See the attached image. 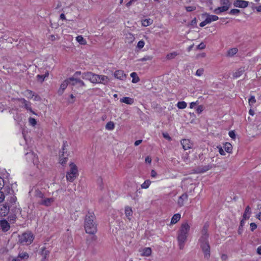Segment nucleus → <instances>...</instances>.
Returning a JSON list of instances; mask_svg holds the SVG:
<instances>
[{
    "label": "nucleus",
    "instance_id": "obj_1",
    "mask_svg": "<svg viewBox=\"0 0 261 261\" xmlns=\"http://www.w3.org/2000/svg\"><path fill=\"white\" fill-rule=\"evenodd\" d=\"M95 215L93 212H88L85 216L84 228L87 233L94 234L97 231V225L95 221Z\"/></svg>",
    "mask_w": 261,
    "mask_h": 261
},
{
    "label": "nucleus",
    "instance_id": "obj_2",
    "mask_svg": "<svg viewBox=\"0 0 261 261\" xmlns=\"http://www.w3.org/2000/svg\"><path fill=\"white\" fill-rule=\"evenodd\" d=\"M199 243L204 258L208 259L211 255V248L208 241V234L206 231H202V236L199 240Z\"/></svg>",
    "mask_w": 261,
    "mask_h": 261
},
{
    "label": "nucleus",
    "instance_id": "obj_3",
    "mask_svg": "<svg viewBox=\"0 0 261 261\" xmlns=\"http://www.w3.org/2000/svg\"><path fill=\"white\" fill-rule=\"evenodd\" d=\"M190 228V226L187 222L184 223L181 225L177 235V241L180 249H182L184 248L185 243L187 240Z\"/></svg>",
    "mask_w": 261,
    "mask_h": 261
},
{
    "label": "nucleus",
    "instance_id": "obj_4",
    "mask_svg": "<svg viewBox=\"0 0 261 261\" xmlns=\"http://www.w3.org/2000/svg\"><path fill=\"white\" fill-rule=\"evenodd\" d=\"M79 176V171L77 166L73 162L70 163L69 170L66 173V179L68 181L72 182Z\"/></svg>",
    "mask_w": 261,
    "mask_h": 261
},
{
    "label": "nucleus",
    "instance_id": "obj_5",
    "mask_svg": "<svg viewBox=\"0 0 261 261\" xmlns=\"http://www.w3.org/2000/svg\"><path fill=\"white\" fill-rule=\"evenodd\" d=\"M34 238L31 232L27 231L19 236V242L23 245H28L32 243Z\"/></svg>",
    "mask_w": 261,
    "mask_h": 261
},
{
    "label": "nucleus",
    "instance_id": "obj_6",
    "mask_svg": "<svg viewBox=\"0 0 261 261\" xmlns=\"http://www.w3.org/2000/svg\"><path fill=\"white\" fill-rule=\"evenodd\" d=\"M220 4L221 6L216 8L214 10V12L217 14L227 11L231 6L230 0H221Z\"/></svg>",
    "mask_w": 261,
    "mask_h": 261
},
{
    "label": "nucleus",
    "instance_id": "obj_7",
    "mask_svg": "<svg viewBox=\"0 0 261 261\" xmlns=\"http://www.w3.org/2000/svg\"><path fill=\"white\" fill-rule=\"evenodd\" d=\"M71 81H75L76 82H79L82 85H85V83H84V82L80 80H77V79L74 78V77H70L62 82V83L61 84L60 87L58 90V92L61 94H62L63 93L64 91L65 90V89L67 88L68 85L69 83H70V82Z\"/></svg>",
    "mask_w": 261,
    "mask_h": 261
},
{
    "label": "nucleus",
    "instance_id": "obj_8",
    "mask_svg": "<svg viewBox=\"0 0 261 261\" xmlns=\"http://www.w3.org/2000/svg\"><path fill=\"white\" fill-rule=\"evenodd\" d=\"M82 77L86 80H88L93 84H97L98 74L93 73L91 72H87L83 73Z\"/></svg>",
    "mask_w": 261,
    "mask_h": 261
},
{
    "label": "nucleus",
    "instance_id": "obj_9",
    "mask_svg": "<svg viewBox=\"0 0 261 261\" xmlns=\"http://www.w3.org/2000/svg\"><path fill=\"white\" fill-rule=\"evenodd\" d=\"M25 158L29 162H32L39 168V160L37 155L33 152L30 151L25 154Z\"/></svg>",
    "mask_w": 261,
    "mask_h": 261
},
{
    "label": "nucleus",
    "instance_id": "obj_10",
    "mask_svg": "<svg viewBox=\"0 0 261 261\" xmlns=\"http://www.w3.org/2000/svg\"><path fill=\"white\" fill-rule=\"evenodd\" d=\"M19 104L22 105V107H24L27 110L29 111L32 114L36 115V114L32 110L31 107V104L24 98H20L18 99Z\"/></svg>",
    "mask_w": 261,
    "mask_h": 261
},
{
    "label": "nucleus",
    "instance_id": "obj_11",
    "mask_svg": "<svg viewBox=\"0 0 261 261\" xmlns=\"http://www.w3.org/2000/svg\"><path fill=\"white\" fill-rule=\"evenodd\" d=\"M139 252L141 256L149 257L151 255L152 250L150 247H144L140 248Z\"/></svg>",
    "mask_w": 261,
    "mask_h": 261
},
{
    "label": "nucleus",
    "instance_id": "obj_12",
    "mask_svg": "<svg viewBox=\"0 0 261 261\" xmlns=\"http://www.w3.org/2000/svg\"><path fill=\"white\" fill-rule=\"evenodd\" d=\"M249 2L244 0H235L233 3L234 7L245 8L248 7Z\"/></svg>",
    "mask_w": 261,
    "mask_h": 261
},
{
    "label": "nucleus",
    "instance_id": "obj_13",
    "mask_svg": "<svg viewBox=\"0 0 261 261\" xmlns=\"http://www.w3.org/2000/svg\"><path fill=\"white\" fill-rule=\"evenodd\" d=\"M10 228V225L9 222L5 219L0 221V229L4 232H6Z\"/></svg>",
    "mask_w": 261,
    "mask_h": 261
},
{
    "label": "nucleus",
    "instance_id": "obj_14",
    "mask_svg": "<svg viewBox=\"0 0 261 261\" xmlns=\"http://www.w3.org/2000/svg\"><path fill=\"white\" fill-rule=\"evenodd\" d=\"M114 75L115 78L121 81L125 80L126 77V74L124 73V71L121 70H116L114 72Z\"/></svg>",
    "mask_w": 261,
    "mask_h": 261
},
{
    "label": "nucleus",
    "instance_id": "obj_15",
    "mask_svg": "<svg viewBox=\"0 0 261 261\" xmlns=\"http://www.w3.org/2000/svg\"><path fill=\"white\" fill-rule=\"evenodd\" d=\"M55 201V198H42L40 202V204L46 206H50Z\"/></svg>",
    "mask_w": 261,
    "mask_h": 261
},
{
    "label": "nucleus",
    "instance_id": "obj_16",
    "mask_svg": "<svg viewBox=\"0 0 261 261\" xmlns=\"http://www.w3.org/2000/svg\"><path fill=\"white\" fill-rule=\"evenodd\" d=\"M124 214L126 218L130 221L132 219L133 217V210L132 208L129 206H126L124 207Z\"/></svg>",
    "mask_w": 261,
    "mask_h": 261
},
{
    "label": "nucleus",
    "instance_id": "obj_17",
    "mask_svg": "<svg viewBox=\"0 0 261 261\" xmlns=\"http://www.w3.org/2000/svg\"><path fill=\"white\" fill-rule=\"evenodd\" d=\"M203 16H205V20L207 22L208 24L212 22L217 21L218 20L219 17L215 15H210L208 13H205L203 14Z\"/></svg>",
    "mask_w": 261,
    "mask_h": 261
},
{
    "label": "nucleus",
    "instance_id": "obj_18",
    "mask_svg": "<svg viewBox=\"0 0 261 261\" xmlns=\"http://www.w3.org/2000/svg\"><path fill=\"white\" fill-rule=\"evenodd\" d=\"M109 82V78L105 75L98 74L97 84L107 85Z\"/></svg>",
    "mask_w": 261,
    "mask_h": 261
},
{
    "label": "nucleus",
    "instance_id": "obj_19",
    "mask_svg": "<svg viewBox=\"0 0 261 261\" xmlns=\"http://www.w3.org/2000/svg\"><path fill=\"white\" fill-rule=\"evenodd\" d=\"M181 144L185 150L190 149L193 146L192 143L189 139H183L181 141Z\"/></svg>",
    "mask_w": 261,
    "mask_h": 261
},
{
    "label": "nucleus",
    "instance_id": "obj_20",
    "mask_svg": "<svg viewBox=\"0 0 261 261\" xmlns=\"http://www.w3.org/2000/svg\"><path fill=\"white\" fill-rule=\"evenodd\" d=\"M188 196L187 194L185 193L182 194L178 199L177 204L181 207L184 205L185 202L188 199Z\"/></svg>",
    "mask_w": 261,
    "mask_h": 261
},
{
    "label": "nucleus",
    "instance_id": "obj_21",
    "mask_svg": "<svg viewBox=\"0 0 261 261\" xmlns=\"http://www.w3.org/2000/svg\"><path fill=\"white\" fill-rule=\"evenodd\" d=\"M120 101L121 103H124L127 105H132L134 102V98L129 97H123L122 98H120Z\"/></svg>",
    "mask_w": 261,
    "mask_h": 261
},
{
    "label": "nucleus",
    "instance_id": "obj_22",
    "mask_svg": "<svg viewBox=\"0 0 261 261\" xmlns=\"http://www.w3.org/2000/svg\"><path fill=\"white\" fill-rule=\"evenodd\" d=\"M9 211V207L7 204H3L0 208V215L2 216H5Z\"/></svg>",
    "mask_w": 261,
    "mask_h": 261
},
{
    "label": "nucleus",
    "instance_id": "obj_23",
    "mask_svg": "<svg viewBox=\"0 0 261 261\" xmlns=\"http://www.w3.org/2000/svg\"><path fill=\"white\" fill-rule=\"evenodd\" d=\"M180 218H181L180 214H179L178 213L174 214L171 218L170 224H176L178 221H179V220L180 219Z\"/></svg>",
    "mask_w": 261,
    "mask_h": 261
},
{
    "label": "nucleus",
    "instance_id": "obj_24",
    "mask_svg": "<svg viewBox=\"0 0 261 261\" xmlns=\"http://www.w3.org/2000/svg\"><path fill=\"white\" fill-rule=\"evenodd\" d=\"M49 254V251L47 250L44 247L41 248V255L42 258L48 259Z\"/></svg>",
    "mask_w": 261,
    "mask_h": 261
},
{
    "label": "nucleus",
    "instance_id": "obj_25",
    "mask_svg": "<svg viewBox=\"0 0 261 261\" xmlns=\"http://www.w3.org/2000/svg\"><path fill=\"white\" fill-rule=\"evenodd\" d=\"M238 51V49L237 47H233L229 48L227 52V56L229 57H232L235 55Z\"/></svg>",
    "mask_w": 261,
    "mask_h": 261
},
{
    "label": "nucleus",
    "instance_id": "obj_26",
    "mask_svg": "<svg viewBox=\"0 0 261 261\" xmlns=\"http://www.w3.org/2000/svg\"><path fill=\"white\" fill-rule=\"evenodd\" d=\"M251 215L250 208L249 206H247L243 215V219H248L250 218Z\"/></svg>",
    "mask_w": 261,
    "mask_h": 261
},
{
    "label": "nucleus",
    "instance_id": "obj_27",
    "mask_svg": "<svg viewBox=\"0 0 261 261\" xmlns=\"http://www.w3.org/2000/svg\"><path fill=\"white\" fill-rule=\"evenodd\" d=\"M49 75V72L47 71L45 72V73L43 75H37V80L40 82V83H42L44 80Z\"/></svg>",
    "mask_w": 261,
    "mask_h": 261
},
{
    "label": "nucleus",
    "instance_id": "obj_28",
    "mask_svg": "<svg viewBox=\"0 0 261 261\" xmlns=\"http://www.w3.org/2000/svg\"><path fill=\"white\" fill-rule=\"evenodd\" d=\"M153 21L150 18H147L141 20V24L143 27H147L152 24Z\"/></svg>",
    "mask_w": 261,
    "mask_h": 261
},
{
    "label": "nucleus",
    "instance_id": "obj_29",
    "mask_svg": "<svg viewBox=\"0 0 261 261\" xmlns=\"http://www.w3.org/2000/svg\"><path fill=\"white\" fill-rule=\"evenodd\" d=\"M130 76L132 78V82L133 83H137L140 81V79L136 72H133L131 73Z\"/></svg>",
    "mask_w": 261,
    "mask_h": 261
},
{
    "label": "nucleus",
    "instance_id": "obj_30",
    "mask_svg": "<svg viewBox=\"0 0 261 261\" xmlns=\"http://www.w3.org/2000/svg\"><path fill=\"white\" fill-rule=\"evenodd\" d=\"M126 41L128 43H132L135 40V37L132 33H128L126 35L125 37Z\"/></svg>",
    "mask_w": 261,
    "mask_h": 261
},
{
    "label": "nucleus",
    "instance_id": "obj_31",
    "mask_svg": "<svg viewBox=\"0 0 261 261\" xmlns=\"http://www.w3.org/2000/svg\"><path fill=\"white\" fill-rule=\"evenodd\" d=\"M76 41L81 45H86L87 41L82 35H79L76 37Z\"/></svg>",
    "mask_w": 261,
    "mask_h": 261
},
{
    "label": "nucleus",
    "instance_id": "obj_32",
    "mask_svg": "<svg viewBox=\"0 0 261 261\" xmlns=\"http://www.w3.org/2000/svg\"><path fill=\"white\" fill-rule=\"evenodd\" d=\"M224 150L228 153H231L232 149V145L228 142H226L224 144Z\"/></svg>",
    "mask_w": 261,
    "mask_h": 261
},
{
    "label": "nucleus",
    "instance_id": "obj_33",
    "mask_svg": "<svg viewBox=\"0 0 261 261\" xmlns=\"http://www.w3.org/2000/svg\"><path fill=\"white\" fill-rule=\"evenodd\" d=\"M244 72V69L240 68V69L237 70V71H236L233 73V77L234 78L237 79V78L239 77L240 76H241L243 74Z\"/></svg>",
    "mask_w": 261,
    "mask_h": 261
},
{
    "label": "nucleus",
    "instance_id": "obj_34",
    "mask_svg": "<svg viewBox=\"0 0 261 261\" xmlns=\"http://www.w3.org/2000/svg\"><path fill=\"white\" fill-rule=\"evenodd\" d=\"M23 95L29 99L33 98L34 96V93H33V92L29 90H27L24 91L23 92Z\"/></svg>",
    "mask_w": 261,
    "mask_h": 261
},
{
    "label": "nucleus",
    "instance_id": "obj_35",
    "mask_svg": "<svg viewBox=\"0 0 261 261\" xmlns=\"http://www.w3.org/2000/svg\"><path fill=\"white\" fill-rule=\"evenodd\" d=\"M115 123L113 121L108 122L106 125V129L108 130H112L115 128Z\"/></svg>",
    "mask_w": 261,
    "mask_h": 261
},
{
    "label": "nucleus",
    "instance_id": "obj_36",
    "mask_svg": "<svg viewBox=\"0 0 261 261\" xmlns=\"http://www.w3.org/2000/svg\"><path fill=\"white\" fill-rule=\"evenodd\" d=\"M18 256L23 261L27 260L29 258V254L25 252H20Z\"/></svg>",
    "mask_w": 261,
    "mask_h": 261
},
{
    "label": "nucleus",
    "instance_id": "obj_37",
    "mask_svg": "<svg viewBox=\"0 0 261 261\" xmlns=\"http://www.w3.org/2000/svg\"><path fill=\"white\" fill-rule=\"evenodd\" d=\"M178 54L176 51H173L172 53H169L166 56V59L167 60H171L174 59L177 56Z\"/></svg>",
    "mask_w": 261,
    "mask_h": 261
},
{
    "label": "nucleus",
    "instance_id": "obj_38",
    "mask_svg": "<svg viewBox=\"0 0 261 261\" xmlns=\"http://www.w3.org/2000/svg\"><path fill=\"white\" fill-rule=\"evenodd\" d=\"M151 181L150 180H146L141 185V187L142 189H147L150 185Z\"/></svg>",
    "mask_w": 261,
    "mask_h": 261
},
{
    "label": "nucleus",
    "instance_id": "obj_39",
    "mask_svg": "<svg viewBox=\"0 0 261 261\" xmlns=\"http://www.w3.org/2000/svg\"><path fill=\"white\" fill-rule=\"evenodd\" d=\"M187 106V104L185 101H179L177 103V107L179 109H185Z\"/></svg>",
    "mask_w": 261,
    "mask_h": 261
},
{
    "label": "nucleus",
    "instance_id": "obj_40",
    "mask_svg": "<svg viewBox=\"0 0 261 261\" xmlns=\"http://www.w3.org/2000/svg\"><path fill=\"white\" fill-rule=\"evenodd\" d=\"M256 102V99L254 96H251L248 99V103L251 107H252L254 104Z\"/></svg>",
    "mask_w": 261,
    "mask_h": 261
},
{
    "label": "nucleus",
    "instance_id": "obj_41",
    "mask_svg": "<svg viewBox=\"0 0 261 261\" xmlns=\"http://www.w3.org/2000/svg\"><path fill=\"white\" fill-rule=\"evenodd\" d=\"M145 45V42L143 40L139 41L137 45V48L139 49H142Z\"/></svg>",
    "mask_w": 261,
    "mask_h": 261
},
{
    "label": "nucleus",
    "instance_id": "obj_42",
    "mask_svg": "<svg viewBox=\"0 0 261 261\" xmlns=\"http://www.w3.org/2000/svg\"><path fill=\"white\" fill-rule=\"evenodd\" d=\"M29 124L33 126H35L37 124L36 119L32 117L29 118Z\"/></svg>",
    "mask_w": 261,
    "mask_h": 261
},
{
    "label": "nucleus",
    "instance_id": "obj_43",
    "mask_svg": "<svg viewBox=\"0 0 261 261\" xmlns=\"http://www.w3.org/2000/svg\"><path fill=\"white\" fill-rule=\"evenodd\" d=\"M204 73V69L203 68H199L197 70L195 73V75L197 76H201Z\"/></svg>",
    "mask_w": 261,
    "mask_h": 261
},
{
    "label": "nucleus",
    "instance_id": "obj_44",
    "mask_svg": "<svg viewBox=\"0 0 261 261\" xmlns=\"http://www.w3.org/2000/svg\"><path fill=\"white\" fill-rule=\"evenodd\" d=\"M240 12V10L237 9H232L229 11V13L231 15H236L239 14Z\"/></svg>",
    "mask_w": 261,
    "mask_h": 261
},
{
    "label": "nucleus",
    "instance_id": "obj_45",
    "mask_svg": "<svg viewBox=\"0 0 261 261\" xmlns=\"http://www.w3.org/2000/svg\"><path fill=\"white\" fill-rule=\"evenodd\" d=\"M4 191L10 194H13L14 193L13 190L11 189L10 186H6L4 188Z\"/></svg>",
    "mask_w": 261,
    "mask_h": 261
},
{
    "label": "nucleus",
    "instance_id": "obj_46",
    "mask_svg": "<svg viewBox=\"0 0 261 261\" xmlns=\"http://www.w3.org/2000/svg\"><path fill=\"white\" fill-rule=\"evenodd\" d=\"M67 160H68L67 158H66V157L61 158L60 159L59 163L61 165L64 166L66 164Z\"/></svg>",
    "mask_w": 261,
    "mask_h": 261
},
{
    "label": "nucleus",
    "instance_id": "obj_47",
    "mask_svg": "<svg viewBox=\"0 0 261 261\" xmlns=\"http://www.w3.org/2000/svg\"><path fill=\"white\" fill-rule=\"evenodd\" d=\"M186 9L188 12H191L196 9V6L194 5L188 6L186 7Z\"/></svg>",
    "mask_w": 261,
    "mask_h": 261
},
{
    "label": "nucleus",
    "instance_id": "obj_48",
    "mask_svg": "<svg viewBox=\"0 0 261 261\" xmlns=\"http://www.w3.org/2000/svg\"><path fill=\"white\" fill-rule=\"evenodd\" d=\"M7 252V250L5 248L0 250V261L3 259V254Z\"/></svg>",
    "mask_w": 261,
    "mask_h": 261
},
{
    "label": "nucleus",
    "instance_id": "obj_49",
    "mask_svg": "<svg viewBox=\"0 0 261 261\" xmlns=\"http://www.w3.org/2000/svg\"><path fill=\"white\" fill-rule=\"evenodd\" d=\"M9 261H23L22 259H21L19 256L17 257H11L9 258Z\"/></svg>",
    "mask_w": 261,
    "mask_h": 261
},
{
    "label": "nucleus",
    "instance_id": "obj_50",
    "mask_svg": "<svg viewBox=\"0 0 261 261\" xmlns=\"http://www.w3.org/2000/svg\"><path fill=\"white\" fill-rule=\"evenodd\" d=\"M203 110V107L202 106H199L196 108V112L198 114H200Z\"/></svg>",
    "mask_w": 261,
    "mask_h": 261
},
{
    "label": "nucleus",
    "instance_id": "obj_51",
    "mask_svg": "<svg viewBox=\"0 0 261 261\" xmlns=\"http://www.w3.org/2000/svg\"><path fill=\"white\" fill-rule=\"evenodd\" d=\"M163 136L164 138L168 140V141L171 140V138L170 137L169 135L167 133H163Z\"/></svg>",
    "mask_w": 261,
    "mask_h": 261
},
{
    "label": "nucleus",
    "instance_id": "obj_52",
    "mask_svg": "<svg viewBox=\"0 0 261 261\" xmlns=\"http://www.w3.org/2000/svg\"><path fill=\"white\" fill-rule=\"evenodd\" d=\"M228 135L231 138H232L233 140L235 139L236 134H235V133L234 131H233V130L230 131L228 133Z\"/></svg>",
    "mask_w": 261,
    "mask_h": 261
},
{
    "label": "nucleus",
    "instance_id": "obj_53",
    "mask_svg": "<svg viewBox=\"0 0 261 261\" xmlns=\"http://www.w3.org/2000/svg\"><path fill=\"white\" fill-rule=\"evenodd\" d=\"M150 176L152 178H155L157 176L156 172L153 169L151 170V173H150Z\"/></svg>",
    "mask_w": 261,
    "mask_h": 261
},
{
    "label": "nucleus",
    "instance_id": "obj_54",
    "mask_svg": "<svg viewBox=\"0 0 261 261\" xmlns=\"http://www.w3.org/2000/svg\"><path fill=\"white\" fill-rule=\"evenodd\" d=\"M250 229L251 231H253L257 228V225L254 223H251L250 224Z\"/></svg>",
    "mask_w": 261,
    "mask_h": 261
},
{
    "label": "nucleus",
    "instance_id": "obj_55",
    "mask_svg": "<svg viewBox=\"0 0 261 261\" xmlns=\"http://www.w3.org/2000/svg\"><path fill=\"white\" fill-rule=\"evenodd\" d=\"M217 147L219 149V152L221 155H225V153L223 149L221 146H218Z\"/></svg>",
    "mask_w": 261,
    "mask_h": 261
},
{
    "label": "nucleus",
    "instance_id": "obj_56",
    "mask_svg": "<svg viewBox=\"0 0 261 261\" xmlns=\"http://www.w3.org/2000/svg\"><path fill=\"white\" fill-rule=\"evenodd\" d=\"M205 47V45L203 43H201L197 46V48L199 49H204Z\"/></svg>",
    "mask_w": 261,
    "mask_h": 261
},
{
    "label": "nucleus",
    "instance_id": "obj_57",
    "mask_svg": "<svg viewBox=\"0 0 261 261\" xmlns=\"http://www.w3.org/2000/svg\"><path fill=\"white\" fill-rule=\"evenodd\" d=\"M5 199V195L3 192L0 191V202H2L4 201Z\"/></svg>",
    "mask_w": 261,
    "mask_h": 261
},
{
    "label": "nucleus",
    "instance_id": "obj_58",
    "mask_svg": "<svg viewBox=\"0 0 261 261\" xmlns=\"http://www.w3.org/2000/svg\"><path fill=\"white\" fill-rule=\"evenodd\" d=\"M198 103V101H196L195 102H192L190 104V108L191 109L193 108L196 105H197Z\"/></svg>",
    "mask_w": 261,
    "mask_h": 261
},
{
    "label": "nucleus",
    "instance_id": "obj_59",
    "mask_svg": "<svg viewBox=\"0 0 261 261\" xmlns=\"http://www.w3.org/2000/svg\"><path fill=\"white\" fill-rule=\"evenodd\" d=\"M145 162L146 163L150 164L151 163V158L149 156L146 157Z\"/></svg>",
    "mask_w": 261,
    "mask_h": 261
},
{
    "label": "nucleus",
    "instance_id": "obj_60",
    "mask_svg": "<svg viewBox=\"0 0 261 261\" xmlns=\"http://www.w3.org/2000/svg\"><path fill=\"white\" fill-rule=\"evenodd\" d=\"M70 96L71 99L69 100V102L70 103H73L75 101V97L73 94H71Z\"/></svg>",
    "mask_w": 261,
    "mask_h": 261
},
{
    "label": "nucleus",
    "instance_id": "obj_61",
    "mask_svg": "<svg viewBox=\"0 0 261 261\" xmlns=\"http://www.w3.org/2000/svg\"><path fill=\"white\" fill-rule=\"evenodd\" d=\"M4 186V179L0 177V190L2 189V188Z\"/></svg>",
    "mask_w": 261,
    "mask_h": 261
},
{
    "label": "nucleus",
    "instance_id": "obj_62",
    "mask_svg": "<svg viewBox=\"0 0 261 261\" xmlns=\"http://www.w3.org/2000/svg\"><path fill=\"white\" fill-rule=\"evenodd\" d=\"M208 23L206 21L205 19H204V21H203L202 22H201L200 24H199V25L200 27H203L205 25H206V24H207Z\"/></svg>",
    "mask_w": 261,
    "mask_h": 261
},
{
    "label": "nucleus",
    "instance_id": "obj_63",
    "mask_svg": "<svg viewBox=\"0 0 261 261\" xmlns=\"http://www.w3.org/2000/svg\"><path fill=\"white\" fill-rule=\"evenodd\" d=\"M151 59V58L149 57V56H147V57H145L142 59H141L140 60V61H147V60H150Z\"/></svg>",
    "mask_w": 261,
    "mask_h": 261
},
{
    "label": "nucleus",
    "instance_id": "obj_64",
    "mask_svg": "<svg viewBox=\"0 0 261 261\" xmlns=\"http://www.w3.org/2000/svg\"><path fill=\"white\" fill-rule=\"evenodd\" d=\"M256 252L257 254L261 255V246H259V247H257Z\"/></svg>",
    "mask_w": 261,
    "mask_h": 261
}]
</instances>
